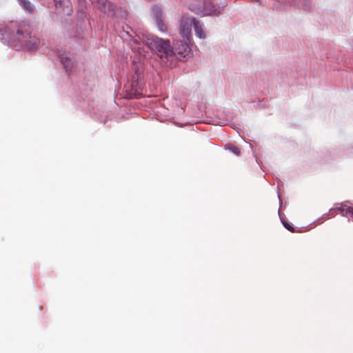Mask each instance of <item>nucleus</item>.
I'll use <instances>...</instances> for the list:
<instances>
[{
  "mask_svg": "<svg viewBox=\"0 0 353 353\" xmlns=\"http://www.w3.org/2000/svg\"><path fill=\"white\" fill-rule=\"evenodd\" d=\"M196 35L199 38L204 39L206 37L205 32L203 29V24L199 21L196 20L194 26Z\"/></svg>",
  "mask_w": 353,
  "mask_h": 353,
  "instance_id": "9",
  "label": "nucleus"
},
{
  "mask_svg": "<svg viewBox=\"0 0 353 353\" xmlns=\"http://www.w3.org/2000/svg\"><path fill=\"white\" fill-rule=\"evenodd\" d=\"M190 39L178 41L174 43V52L176 55L177 61L183 59H188L191 54V48L189 45Z\"/></svg>",
  "mask_w": 353,
  "mask_h": 353,
  "instance_id": "6",
  "label": "nucleus"
},
{
  "mask_svg": "<svg viewBox=\"0 0 353 353\" xmlns=\"http://www.w3.org/2000/svg\"><path fill=\"white\" fill-rule=\"evenodd\" d=\"M54 1L56 3V6H57L58 3L59 6H61L62 5H65V0H54Z\"/></svg>",
  "mask_w": 353,
  "mask_h": 353,
  "instance_id": "14",
  "label": "nucleus"
},
{
  "mask_svg": "<svg viewBox=\"0 0 353 353\" xmlns=\"http://www.w3.org/2000/svg\"><path fill=\"white\" fill-rule=\"evenodd\" d=\"M228 149L236 155L240 154V152H241L240 149L235 145H231L228 146Z\"/></svg>",
  "mask_w": 353,
  "mask_h": 353,
  "instance_id": "12",
  "label": "nucleus"
},
{
  "mask_svg": "<svg viewBox=\"0 0 353 353\" xmlns=\"http://www.w3.org/2000/svg\"><path fill=\"white\" fill-rule=\"evenodd\" d=\"M152 15L159 30L161 32H165L167 27L163 23V14L161 8L157 5L153 6L152 7Z\"/></svg>",
  "mask_w": 353,
  "mask_h": 353,
  "instance_id": "7",
  "label": "nucleus"
},
{
  "mask_svg": "<svg viewBox=\"0 0 353 353\" xmlns=\"http://www.w3.org/2000/svg\"><path fill=\"white\" fill-rule=\"evenodd\" d=\"M59 59L65 71L67 72L71 71L73 65V62L71 59L69 53H63L59 54Z\"/></svg>",
  "mask_w": 353,
  "mask_h": 353,
  "instance_id": "8",
  "label": "nucleus"
},
{
  "mask_svg": "<svg viewBox=\"0 0 353 353\" xmlns=\"http://www.w3.org/2000/svg\"><path fill=\"white\" fill-rule=\"evenodd\" d=\"M283 225H284V226H285V228L286 229H288L289 231H291V232L294 231V228H293V227L292 225H290L287 222H283Z\"/></svg>",
  "mask_w": 353,
  "mask_h": 353,
  "instance_id": "13",
  "label": "nucleus"
},
{
  "mask_svg": "<svg viewBox=\"0 0 353 353\" xmlns=\"http://www.w3.org/2000/svg\"><path fill=\"white\" fill-rule=\"evenodd\" d=\"M31 33V28L29 25L24 23H20L13 36V39L23 47L29 50L34 49L39 46V39L35 36H32Z\"/></svg>",
  "mask_w": 353,
  "mask_h": 353,
  "instance_id": "2",
  "label": "nucleus"
},
{
  "mask_svg": "<svg viewBox=\"0 0 353 353\" xmlns=\"http://www.w3.org/2000/svg\"><path fill=\"white\" fill-rule=\"evenodd\" d=\"M189 8L196 14L214 17L221 14L224 8L223 6L213 4L211 0H191Z\"/></svg>",
  "mask_w": 353,
  "mask_h": 353,
  "instance_id": "3",
  "label": "nucleus"
},
{
  "mask_svg": "<svg viewBox=\"0 0 353 353\" xmlns=\"http://www.w3.org/2000/svg\"><path fill=\"white\" fill-rule=\"evenodd\" d=\"M103 15L109 18L117 17V6L108 0H90Z\"/></svg>",
  "mask_w": 353,
  "mask_h": 353,
  "instance_id": "4",
  "label": "nucleus"
},
{
  "mask_svg": "<svg viewBox=\"0 0 353 353\" xmlns=\"http://www.w3.org/2000/svg\"><path fill=\"white\" fill-rule=\"evenodd\" d=\"M252 1L261 3V1L260 0H252Z\"/></svg>",
  "mask_w": 353,
  "mask_h": 353,
  "instance_id": "16",
  "label": "nucleus"
},
{
  "mask_svg": "<svg viewBox=\"0 0 353 353\" xmlns=\"http://www.w3.org/2000/svg\"><path fill=\"white\" fill-rule=\"evenodd\" d=\"M336 210L340 211L341 213H343V216H350L353 218V208L350 206L343 205L340 208H338Z\"/></svg>",
  "mask_w": 353,
  "mask_h": 353,
  "instance_id": "10",
  "label": "nucleus"
},
{
  "mask_svg": "<svg viewBox=\"0 0 353 353\" xmlns=\"http://www.w3.org/2000/svg\"><path fill=\"white\" fill-rule=\"evenodd\" d=\"M19 4L29 12H32L34 6L29 0H19Z\"/></svg>",
  "mask_w": 353,
  "mask_h": 353,
  "instance_id": "11",
  "label": "nucleus"
},
{
  "mask_svg": "<svg viewBox=\"0 0 353 353\" xmlns=\"http://www.w3.org/2000/svg\"><path fill=\"white\" fill-rule=\"evenodd\" d=\"M135 73L137 74V79H138L139 77V74H138V69L135 68Z\"/></svg>",
  "mask_w": 353,
  "mask_h": 353,
  "instance_id": "17",
  "label": "nucleus"
},
{
  "mask_svg": "<svg viewBox=\"0 0 353 353\" xmlns=\"http://www.w3.org/2000/svg\"><path fill=\"white\" fill-rule=\"evenodd\" d=\"M196 19L189 15H183L181 17L179 26V33L184 39H190L192 35V28L194 26Z\"/></svg>",
  "mask_w": 353,
  "mask_h": 353,
  "instance_id": "5",
  "label": "nucleus"
},
{
  "mask_svg": "<svg viewBox=\"0 0 353 353\" xmlns=\"http://www.w3.org/2000/svg\"><path fill=\"white\" fill-rule=\"evenodd\" d=\"M303 9H305V10H307V9H308V6H307V5L306 3H305V6H303Z\"/></svg>",
  "mask_w": 353,
  "mask_h": 353,
  "instance_id": "15",
  "label": "nucleus"
},
{
  "mask_svg": "<svg viewBox=\"0 0 353 353\" xmlns=\"http://www.w3.org/2000/svg\"><path fill=\"white\" fill-rule=\"evenodd\" d=\"M142 41L150 49L158 54L162 63L166 66L174 67L176 65L177 57L173 48L170 46L169 40L160 39L152 34H144Z\"/></svg>",
  "mask_w": 353,
  "mask_h": 353,
  "instance_id": "1",
  "label": "nucleus"
}]
</instances>
